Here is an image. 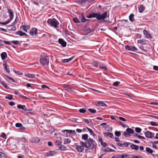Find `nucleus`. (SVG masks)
<instances>
[{"instance_id": "nucleus-32", "label": "nucleus", "mask_w": 158, "mask_h": 158, "mask_svg": "<svg viewBox=\"0 0 158 158\" xmlns=\"http://www.w3.org/2000/svg\"><path fill=\"white\" fill-rule=\"evenodd\" d=\"M59 148L61 150H67V148L64 145H61V146H59Z\"/></svg>"}, {"instance_id": "nucleus-8", "label": "nucleus", "mask_w": 158, "mask_h": 158, "mask_svg": "<svg viewBox=\"0 0 158 158\" xmlns=\"http://www.w3.org/2000/svg\"><path fill=\"white\" fill-rule=\"evenodd\" d=\"M143 32L144 35L145 36V38H146L149 39L152 38L150 34L146 30H144L143 31Z\"/></svg>"}, {"instance_id": "nucleus-20", "label": "nucleus", "mask_w": 158, "mask_h": 158, "mask_svg": "<svg viewBox=\"0 0 158 158\" xmlns=\"http://www.w3.org/2000/svg\"><path fill=\"white\" fill-rule=\"evenodd\" d=\"M17 107L19 109H21L25 111H31V110H28L25 108V106H23L21 105H19L17 106Z\"/></svg>"}, {"instance_id": "nucleus-24", "label": "nucleus", "mask_w": 158, "mask_h": 158, "mask_svg": "<svg viewBox=\"0 0 158 158\" xmlns=\"http://www.w3.org/2000/svg\"><path fill=\"white\" fill-rule=\"evenodd\" d=\"M73 57H72L70 58L64 59L62 60V61L64 63H67L73 60Z\"/></svg>"}, {"instance_id": "nucleus-46", "label": "nucleus", "mask_w": 158, "mask_h": 158, "mask_svg": "<svg viewBox=\"0 0 158 158\" xmlns=\"http://www.w3.org/2000/svg\"><path fill=\"white\" fill-rule=\"evenodd\" d=\"M57 154V152L56 151H51L52 156H54Z\"/></svg>"}, {"instance_id": "nucleus-33", "label": "nucleus", "mask_w": 158, "mask_h": 158, "mask_svg": "<svg viewBox=\"0 0 158 158\" xmlns=\"http://www.w3.org/2000/svg\"><path fill=\"white\" fill-rule=\"evenodd\" d=\"M81 21L82 23H85L86 22L87 19H85V18L83 15V13L81 15Z\"/></svg>"}, {"instance_id": "nucleus-36", "label": "nucleus", "mask_w": 158, "mask_h": 158, "mask_svg": "<svg viewBox=\"0 0 158 158\" xmlns=\"http://www.w3.org/2000/svg\"><path fill=\"white\" fill-rule=\"evenodd\" d=\"M76 1L77 3L80 4H83L86 2L85 0H77Z\"/></svg>"}, {"instance_id": "nucleus-53", "label": "nucleus", "mask_w": 158, "mask_h": 158, "mask_svg": "<svg viewBox=\"0 0 158 158\" xmlns=\"http://www.w3.org/2000/svg\"><path fill=\"white\" fill-rule=\"evenodd\" d=\"M88 110L89 112L92 113H95L96 112V110L92 109H89Z\"/></svg>"}, {"instance_id": "nucleus-50", "label": "nucleus", "mask_w": 158, "mask_h": 158, "mask_svg": "<svg viewBox=\"0 0 158 158\" xmlns=\"http://www.w3.org/2000/svg\"><path fill=\"white\" fill-rule=\"evenodd\" d=\"M0 136L2 137L3 138L5 139H7V137H6V134L4 133H2V135H1Z\"/></svg>"}, {"instance_id": "nucleus-5", "label": "nucleus", "mask_w": 158, "mask_h": 158, "mask_svg": "<svg viewBox=\"0 0 158 158\" xmlns=\"http://www.w3.org/2000/svg\"><path fill=\"white\" fill-rule=\"evenodd\" d=\"M144 134L146 137L148 138H151L153 136L154 134L149 131H148L144 133Z\"/></svg>"}, {"instance_id": "nucleus-13", "label": "nucleus", "mask_w": 158, "mask_h": 158, "mask_svg": "<svg viewBox=\"0 0 158 158\" xmlns=\"http://www.w3.org/2000/svg\"><path fill=\"white\" fill-rule=\"evenodd\" d=\"M37 30L36 28H33L31 29L30 34L31 35H36L37 33Z\"/></svg>"}, {"instance_id": "nucleus-37", "label": "nucleus", "mask_w": 158, "mask_h": 158, "mask_svg": "<svg viewBox=\"0 0 158 158\" xmlns=\"http://www.w3.org/2000/svg\"><path fill=\"white\" fill-rule=\"evenodd\" d=\"M134 135L135 136L138 137L139 139H145V138L144 137L141 136L138 134H134Z\"/></svg>"}, {"instance_id": "nucleus-21", "label": "nucleus", "mask_w": 158, "mask_h": 158, "mask_svg": "<svg viewBox=\"0 0 158 158\" xmlns=\"http://www.w3.org/2000/svg\"><path fill=\"white\" fill-rule=\"evenodd\" d=\"M25 75L27 77L30 78H34L35 77L34 75L29 73L25 74Z\"/></svg>"}, {"instance_id": "nucleus-2", "label": "nucleus", "mask_w": 158, "mask_h": 158, "mask_svg": "<svg viewBox=\"0 0 158 158\" xmlns=\"http://www.w3.org/2000/svg\"><path fill=\"white\" fill-rule=\"evenodd\" d=\"M49 62V58L47 56H41L40 59V62L43 65H48Z\"/></svg>"}, {"instance_id": "nucleus-43", "label": "nucleus", "mask_w": 158, "mask_h": 158, "mask_svg": "<svg viewBox=\"0 0 158 158\" xmlns=\"http://www.w3.org/2000/svg\"><path fill=\"white\" fill-rule=\"evenodd\" d=\"M153 126H158V123L156 122L152 121L150 123Z\"/></svg>"}, {"instance_id": "nucleus-12", "label": "nucleus", "mask_w": 158, "mask_h": 158, "mask_svg": "<svg viewBox=\"0 0 158 158\" xmlns=\"http://www.w3.org/2000/svg\"><path fill=\"white\" fill-rule=\"evenodd\" d=\"M139 47L140 49L143 51H147V46L144 44H143L140 45Z\"/></svg>"}, {"instance_id": "nucleus-62", "label": "nucleus", "mask_w": 158, "mask_h": 158, "mask_svg": "<svg viewBox=\"0 0 158 158\" xmlns=\"http://www.w3.org/2000/svg\"><path fill=\"white\" fill-rule=\"evenodd\" d=\"M127 22V21L126 20H124L123 21H121V22L122 24H124V25L125 26V24L126 23V22Z\"/></svg>"}, {"instance_id": "nucleus-6", "label": "nucleus", "mask_w": 158, "mask_h": 158, "mask_svg": "<svg viewBox=\"0 0 158 158\" xmlns=\"http://www.w3.org/2000/svg\"><path fill=\"white\" fill-rule=\"evenodd\" d=\"M75 148L78 152H82L84 150V148L83 146H81L79 145H76Z\"/></svg>"}, {"instance_id": "nucleus-3", "label": "nucleus", "mask_w": 158, "mask_h": 158, "mask_svg": "<svg viewBox=\"0 0 158 158\" xmlns=\"http://www.w3.org/2000/svg\"><path fill=\"white\" fill-rule=\"evenodd\" d=\"M87 143L89 148H94L96 145L94 140L92 139H89L87 141Z\"/></svg>"}, {"instance_id": "nucleus-63", "label": "nucleus", "mask_w": 158, "mask_h": 158, "mask_svg": "<svg viewBox=\"0 0 158 158\" xmlns=\"http://www.w3.org/2000/svg\"><path fill=\"white\" fill-rule=\"evenodd\" d=\"M153 69L155 70L158 71V66H154Z\"/></svg>"}, {"instance_id": "nucleus-1", "label": "nucleus", "mask_w": 158, "mask_h": 158, "mask_svg": "<svg viewBox=\"0 0 158 158\" xmlns=\"http://www.w3.org/2000/svg\"><path fill=\"white\" fill-rule=\"evenodd\" d=\"M107 16V12H105L102 15L100 12L97 13H93L87 16V18H90L92 17L96 18L98 20H103L106 18Z\"/></svg>"}, {"instance_id": "nucleus-38", "label": "nucleus", "mask_w": 158, "mask_h": 158, "mask_svg": "<svg viewBox=\"0 0 158 158\" xmlns=\"http://www.w3.org/2000/svg\"><path fill=\"white\" fill-rule=\"evenodd\" d=\"M98 103L99 106H106V104L102 102L101 101H98Z\"/></svg>"}, {"instance_id": "nucleus-18", "label": "nucleus", "mask_w": 158, "mask_h": 158, "mask_svg": "<svg viewBox=\"0 0 158 158\" xmlns=\"http://www.w3.org/2000/svg\"><path fill=\"white\" fill-rule=\"evenodd\" d=\"M140 13L142 12L145 9V7L143 5H140L138 7Z\"/></svg>"}, {"instance_id": "nucleus-9", "label": "nucleus", "mask_w": 158, "mask_h": 158, "mask_svg": "<svg viewBox=\"0 0 158 158\" xmlns=\"http://www.w3.org/2000/svg\"><path fill=\"white\" fill-rule=\"evenodd\" d=\"M125 48L127 50L133 51L137 50V49L136 47L131 46H126Z\"/></svg>"}, {"instance_id": "nucleus-22", "label": "nucleus", "mask_w": 158, "mask_h": 158, "mask_svg": "<svg viewBox=\"0 0 158 158\" xmlns=\"http://www.w3.org/2000/svg\"><path fill=\"white\" fill-rule=\"evenodd\" d=\"M134 15L133 14H131L129 16V19L130 21L131 22H133L135 21V19L134 18Z\"/></svg>"}, {"instance_id": "nucleus-42", "label": "nucleus", "mask_w": 158, "mask_h": 158, "mask_svg": "<svg viewBox=\"0 0 158 158\" xmlns=\"http://www.w3.org/2000/svg\"><path fill=\"white\" fill-rule=\"evenodd\" d=\"M6 98L10 100H12L13 99L12 96L11 95L9 94L8 96L5 97Z\"/></svg>"}, {"instance_id": "nucleus-27", "label": "nucleus", "mask_w": 158, "mask_h": 158, "mask_svg": "<svg viewBox=\"0 0 158 158\" xmlns=\"http://www.w3.org/2000/svg\"><path fill=\"white\" fill-rule=\"evenodd\" d=\"M93 65L96 68L99 67V65L101 64L99 62L97 61H94L93 63Z\"/></svg>"}, {"instance_id": "nucleus-44", "label": "nucleus", "mask_w": 158, "mask_h": 158, "mask_svg": "<svg viewBox=\"0 0 158 158\" xmlns=\"http://www.w3.org/2000/svg\"><path fill=\"white\" fill-rule=\"evenodd\" d=\"M121 133L120 131H116L115 132V135L117 136V137H119L121 135Z\"/></svg>"}, {"instance_id": "nucleus-58", "label": "nucleus", "mask_w": 158, "mask_h": 158, "mask_svg": "<svg viewBox=\"0 0 158 158\" xmlns=\"http://www.w3.org/2000/svg\"><path fill=\"white\" fill-rule=\"evenodd\" d=\"M19 140L24 143H25L26 141V140L25 138H20Z\"/></svg>"}, {"instance_id": "nucleus-60", "label": "nucleus", "mask_w": 158, "mask_h": 158, "mask_svg": "<svg viewBox=\"0 0 158 158\" xmlns=\"http://www.w3.org/2000/svg\"><path fill=\"white\" fill-rule=\"evenodd\" d=\"M0 156L1 157H4L6 156V155L4 153L0 152Z\"/></svg>"}, {"instance_id": "nucleus-54", "label": "nucleus", "mask_w": 158, "mask_h": 158, "mask_svg": "<svg viewBox=\"0 0 158 158\" xmlns=\"http://www.w3.org/2000/svg\"><path fill=\"white\" fill-rule=\"evenodd\" d=\"M73 21L75 23H77L79 22V20L77 18H73Z\"/></svg>"}, {"instance_id": "nucleus-48", "label": "nucleus", "mask_w": 158, "mask_h": 158, "mask_svg": "<svg viewBox=\"0 0 158 158\" xmlns=\"http://www.w3.org/2000/svg\"><path fill=\"white\" fill-rule=\"evenodd\" d=\"M123 135L125 137H127L128 136H130V135L129 134V133H128L127 131V130H126V131L124 132Z\"/></svg>"}, {"instance_id": "nucleus-57", "label": "nucleus", "mask_w": 158, "mask_h": 158, "mask_svg": "<svg viewBox=\"0 0 158 158\" xmlns=\"http://www.w3.org/2000/svg\"><path fill=\"white\" fill-rule=\"evenodd\" d=\"M3 42L5 44H10L11 43V41H3Z\"/></svg>"}, {"instance_id": "nucleus-15", "label": "nucleus", "mask_w": 158, "mask_h": 158, "mask_svg": "<svg viewBox=\"0 0 158 158\" xmlns=\"http://www.w3.org/2000/svg\"><path fill=\"white\" fill-rule=\"evenodd\" d=\"M59 42L63 47H65L66 46V43L63 40L60 39L59 40Z\"/></svg>"}, {"instance_id": "nucleus-29", "label": "nucleus", "mask_w": 158, "mask_h": 158, "mask_svg": "<svg viewBox=\"0 0 158 158\" xmlns=\"http://www.w3.org/2000/svg\"><path fill=\"white\" fill-rule=\"evenodd\" d=\"M7 56V54L5 52H3L1 54V56L2 60H4Z\"/></svg>"}, {"instance_id": "nucleus-61", "label": "nucleus", "mask_w": 158, "mask_h": 158, "mask_svg": "<svg viewBox=\"0 0 158 158\" xmlns=\"http://www.w3.org/2000/svg\"><path fill=\"white\" fill-rule=\"evenodd\" d=\"M76 131L78 133H80L82 132V130L81 129H76Z\"/></svg>"}, {"instance_id": "nucleus-40", "label": "nucleus", "mask_w": 158, "mask_h": 158, "mask_svg": "<svg viewBox=\"0 0 158 158\" xmlns=\"http://www.w3.org/2000/svg\"><path fill=\"white\" fill-rule=\"evenodd\" d=\"M1 83L7 89H9V87L7 85V84L5 82H2Z\"/></svg>"}, {"instance_id": "nucleus-14", "label": "nucleus", "mask_w": 158, "mask_h": 158, "mask_svg": "<svg viewBox=\"0 0 158 158\" xmlns=\"http://www.w3.org/2000/svg\"><path fill=\"white\" fill-rule=\"evenodd\" d=\"M8 11L10 16V19H9L11 21L13 19L14 17L13 11L12 10L9 9H8Z\"/></svg>"}, {"instance_id": "nucleus-17", "label": "nucleus", "mask_w": 158, "mask_h": 158, "mask_svg": "<svg viewBox=\"0 0 158 158\" xmlns=\"http://www.w3.org/2000/svg\"><path fill=\"white\" fill-rule=\"evenodd\" d=\"M104 136L106 137H110L113 138L114 137V135L112 133L110 132H105L104 133Z\"/></svg>"}, {"instance_id": "nucleus-31", "label": "nucleus", "mask_w": 158, "mask_h": 158, "mask_svg": "<svg viewBox=\"0 0 158 158\" xmlns=\"http://www.w3.org/2000/svg\"><path fill=\"white\" fill-rule=\"evenodd\" d=\"M88 135L86 134H85L84 135H83L82 136V139L84 140H86L88 139Z\"/></svg>"}, {"instance_id": "nucleus-28", "label": "nucleus", "mask_w": 158, "mask_h": 158, "mask_svg": "<svg viewBox=\"0 0 158 158\" xmlns=\"http://www.w3.org/2000/svg\"><path fill=\"white\" fill-rule=\"evenodd\" d=\"M17 33L18 35H19L20 36L27 35V34L23 32H22L20 31H17Z\"/></svg>"}, {"instance_id": "nucleus-4", "label": "nucleus", "mask_w": 158, "mask_h": 158, "mask_svg": "<svg viewBox=\"0 0 158 158\" xmlns=\"http://www.w3.org/2000/svg\"><path fill=\"white\" fill-rule=\"evenodd\" d=\"M47 23L48 24L55 27H56L59 24L58 21L55 19H48L47 21Z\"/></svg>"}, {"instance_id": "nucleus-35", "label": "nucleus", "mask_w": 158, "mask_h": 158, "mask_svg": "<svg viewBox=\"0 0 158 158\" xmlns=\"http://www.w3.org/2000/svg\"><path fill=\"white\" fill-rule=\"evenodd\" d=\"M126 130L129 134H132L134 133V131L130 128L127 129Z\"/></svg>"}, {"instance_id": "nucleus-7", "label": "nucleus", "mask_w": 158, "mask_h": 158, "mask_svg": "<svg viewBox=\"0 0 158 158\" xmlns=\"http://www.w3.org/2000/svg\"><path fill=\"white\" fill-rule=\"evenodd\" d=\"M15 126L17 127L20 128V130L21 131H24L25 130V127L23 126L22 124L20 123H17L15 124Z\"/></svg>"}, {"instance_id": "nucleus-25", "label": "nucleus", "mask_w": 158, "mask_h": 158, "mask_svg": "<svg viewBox=\"0 0 158 158\" xmlns=\"http://www.w3.org/2000/svg\"><path fill=\"white\" fill-rule=\"evenodd\" d=\"M63 131L70 134H74L75 133V131L74 130H64Z\"/></svg>"}, {"instance_id": "nucleus-49", "label": "nucleus", "mask_w": 158, "mask_h": 158, "mask_svg": "<svg viewBox=\"0 0 158 158\" xmlns=\"http://www.w3.org/2000/svg\"><path fill=\"white\" fill-rule=\"evenodd\" d=\"M79 111L81 113H84L86 111V110L84 108L80 109Z\"/></svg>"}, {"instance_id": "nucleus-16", "label": "nucleus", "mask_w": 158, "mask_h": 158, "mask_svg": "<svg viewBox=\"0 0 158 158\" xmlns=\"http://www.w3.org/2000/svg\"><path fill=\"white\" fill-rule=\"evenodd\" d=\"M21 28H22L23 30L27 32V30H29L30 28L29 26H22L20 27Z\"/></svg>"}, {"instance_id": "nucleus-59", "label": "nucleus", "mask_w": 158, "mask_h": 158, "mask_svg": "<svg viewBox=\"0 0 158 158\" xmlns=\"http://www.w3.org/2000/svg\"><path fill=\"white\" fill-rule=\"evenodd\" d=\"M119 118L120 120H121L123 121H126V120L125 118H123V117H119Z\"/></svg>"}, {"instance_id": "nucleus-39", "label": "nucleus", "mask_w": 158, "mask_h": 158, "mask_svg": "<svg viewBox=\"0 0 158 158\" xmlns=\"http://www.w3.org/2000/svg\"><path fill=\"white\" fill-rule=\"evenodd\" d=\"M44 156L46 157H49L52 156L51 155V151H49L48 152H46L45 153Z\"/></svg>"}, {"instance_id": "nucleus-30", "label": "nucleus", "mask_w": 158, "mask_h": 158, "mask_svg": "<svg viewBox=\"0 0 158 158\" xmlns=\"http://www.w3.org/2000/svg\"><path fill=\"white\" fill-rule=\"evenodd\" d=\"M87 129L88 131L90 133L91 135H92L93 136H95V134L93 132L92 130L91 129L89 128H87Z\"/></svg>"}, {"instance_id": "nucleus-41", "label": "nucleus", "mask_w": 158, "mask_h": 158, "mask_svg": "<svg viewBox=\"0 0 158 158\" xmlns=\"http://www.w3.org/2000/svg\"><path fill=\"white\" fill-rule=\"evenodd\" d=\"M146 151L150 153H152L153 152L152 150L149 148H147Z\"/></svg>"}, {"instance_id": "nucleus-64", "label": "nucleus", "mask_w": 158, "mask_h": 158, "mask_svg": "<svg viewBox=\"0 0 158 158\" xmlns=\"http://www.w3.org/2000/svg\"><path fill=\"white\" fill-rule=\"evenodd\" d=\"M120 158H127V156L126 155H122L120 156Z\"/></svg>"}, {"instance_id": "nucleus-19", "label": "nucleus", "mask_w": 158, "mask_h": 158, "mask_svg": "<svg viewBox=\"0 0 158 158\" xmlns=\"http://www.w3.org/2000/svg\"><path fill=\"white\" fill-rule=\"evenodd\" d=\"M3 66L5 68V70H6V71L8 73H9L10 72V70L9 68H7V65L6 64V61H4V63L3 64Z\"/></svg>"}, {"instance_id": "nucleus-55", "label": "nucleus", "mask_w": 158, "mask_h": 158, "mask_svg": "<svg viewBox=\"0 0 158 158\" xmlns=\"http://www.w3.org/2000/svg\"><path fill=\"white\" fill-rule=\"evenodd\" d=\"M14 72L16 74H17L18 75H22L23 74V73H22L19 71H14Z\"/></svg>"}, {"instance_id": "nucleus-34", "label": "nucleus", "mask_w": 158, "mask_h": 158, "mask_svg": "<svg viewBox=\"0 0 158 158\" xmlns=\"http://www.w3.org/2000/svg\"><path fill=\"white\" fill-rule=\"evenodd\" d=\"M99 68L101 69H105V70H107V68L103 64H101L99 65Z\"/></svg>"}, {"instance_id": "nucleus-45", "label": "nucleus", "mask_w": 158, "mask_h": 158, "mask_svg": "<svg viewBox=\"0 0 158 158\" xmlns=\"http://www.w3.org/2000/svg\"><path fill=\"white\" fill-rule=\"evenodd\" d=\"M64 142L65 143H69L71 142V140L69 139H64Z\"/></svg>"}, {"instance_id": "nucleus-47", "label": "nucleus", "mask_w": 158, "mask_h": 158, "mask_svg": "<svg viewBox=\"0 0 158 158\" xmlns=\"http://www.w3.org/2000/svg\"><path fill=\"white\" fill-rule=\"evenodd\" d=\"M11 43H13L15 44H19L20 42L18 40L12 41H11Z\"/></svg>"}, {"instance_id": "nucleus-52", "label": "nucleus", "mask_w": 158, "mask_h": 158, "mask_svg": "<svg viewBox=\"0 0 158 158\" xmlns=\"http://www.w3.org/2000/svg\"><path fill=\"white\" fill-rule=\"evenodd\" d=\"M135 131L136 132L138 133H139L141 131V129L139 128L136 127L135 128Z\"/></svg>"}, {"instance_id": "nucleus-56", "label": "nucleus", "mask_w": 158, "mask_h": 158, "mask_svg": "<svg viewBox=\"0 0 158 158\" xmlns=\"http://www.w3.org/2000/svg\"><path fill=\"white\" fill-rule=\"evenodd\" d=\"M120 83V82L116 81L113 83V85L114 86H117Z\"/></svg>"}, {"instance_id": "nucleus-11", "label": "nucleus", "mask_w": 158, "mask_h": 158, "mask_svg": "<svg viewBox=\"0 0 158 158\" xmlns=\"http://www.w3.org/2000/svg\"><path fill=\"white\" fill-rule=\"evenodd\" d=\"M31 142L34 143H37L40 141V139L37 137H33L30 140Z\"/></svg>"}, {"instance_id": "nucleus-51", "label": "nucleus", "mask_w": 158, "mask_h": 158, "mask_svg": "<svg viewBox=\"0 0 158 158\" xmlns=\"http://www.w3.org/2000/svg\"><path fill=\"white\" fill-rule=\"evenodd\" d=\"M10 21L11 20L9 19L6 22L1 23V24L2 25H6L8 24Z\"/></svg>"}, {"instance_id": "nucleus-10", "label": "nucleus", "mask_w": 158, "mask_h": 158, "mask_svg": "<svg viewBox=\"0 0 158 158\" xmlns=\"http://www.w3.org/2000/svg\"><path fill=\"white\" fill-rule=\"evenodd\" d=\"M17 19V17L16 18L14 22L13 23L11 26H9V27H13L11 28H10L9 29V30H11V31H15L16 29L15 27V24L17 23V21L16 19Z\"/></svg>"}, {"instance_id": "nucleus-26", "label": "nucleus", "mask_w": 158, "mask_h": 158, "mask_svg": "<svg viewBox=\"0 0 158 158\" xmlns=\"http://www.w3.org/2000/svg\"><path fill=\"white\" fill-rule=\"evenodd\" d=\"M80 145L81 146H83V147H85L87 148H88V146L87 145L86 143L84 142L83 141H81L80 142Z\"/></svg>"}, {"instance_id": "nucleus-23", "label": "nucleus", "mask_w": 158, "mask_h": 158, "mask_svg": "<svg viewBox=\"0 0 158 158\" xmlns=\"http://www.w3.org/2000/svg\"><path fill=\"white\" fill-rule=\"evenodd\" d=\"M131 148L135 149V150H138L139 149V147L138 146H137L134 144H131Z\"/></svg>"}]
</instances>
